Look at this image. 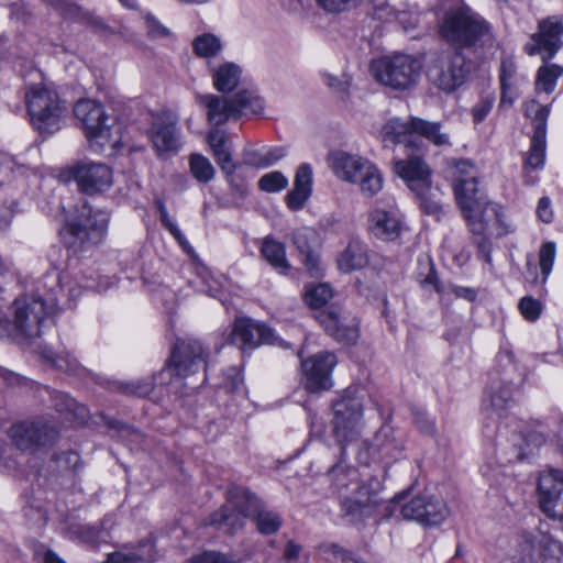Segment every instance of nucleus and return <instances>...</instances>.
Masks as SVG:
<instances>
[{
  "instance_id": "1",
  "label": "nucleus",
  "mask_w": 563,
  "mask_h": 563,
  "mask_svg": "<svg viewBox=\"0 0 563 563\" xmlns=\"http://www.w3.org/2000/svg\"><path fill=\"white\" fill-rule=\"evenodd\" d=\"M84 285L68 274L56 269L47 272L32 291L14 299L10 307L11 338L31 340L41 335L45 319L58 309L71 308L82 289L96 288L92 277L82 276Z\"/></svg>"
},
{
  "instance_id": "2",
  "label": "nucleus",
  "mask_w": 563,
  "mask_h": 563,
  "mask_svg": "<svg viewBox=\"0 0 563 563\" xmlns=\"http://www.w3.org/2000/svg\"><path fill=\"white\" fill-rule=\"evenodd\" d=\"M339 495L342 517L352 525L369 518L380 503L382 484L377 478L361 481L358 471L339 460L329 471Z\"/></svg>"
},
{
  "instance_id": "3",
  "label": "nucleus",
  "mask_w": 563,
  "mask_h": 563,
  "mask_svg": "<svg viewBox=\"0 0 563 563\" xmlns=\"http://www.w3.org/2000/svg\"><path fill=\"white\" fill-rule=\"evenodd\" d=\"M478 172L474 164L461 159L455 165L454 194L470 230L482 234L490 216L498 219L499 206L487 200L484 191L478 188Z\"/></svg>"
},
{
  "instance_id": "4",
  "label": "nucleus",
  "mask_w": 563,
  "mask_h": 563,
  "mask_svg": "<svg viewBox=\"0 0 563 563\" xmlns=\"http://www.w3.org/2000/svg\"><path fill=\"white\" fill-rule=\"evenodd\" d=\"M423 137L435 146H450V134L442 130V124L411 115L408 120L389 119L380 130L384 146L404 145L405 148L422 152L426 144L418 137Z\"/></svg>"
},
{
  "instance_id": "5",
  "label": "nucleus",
  "mask_w": 563,
  "mask_h": 563,
  "mask_svg": "<svg viewBox=\"0 0 563 563\" xmlns=\"http://www.w3.org/2000/svg\"><path fill=\"white\" fill-rule=\"evenodd\" d=\"M74 114L80 121L90 148L96 153L111 151L120 145L114 132L115 119L106 112L103 104L95 99H80L74 106Z\"/></svg>"
},
{
  "instance_id": "6",
  "label": "nucleus",
  "mask_w": 563,
  "mask_h": 563,
  "mask_svg": "<svg viewBox=\"0 0 563 563\" xmlns=\"http://www.w3.org/2000/svg\"><path fill=\"white\" fill-rule=\"evenodd\" d=\"M27 113L32 125L40 133H54L59 129L66 102L60 99L52 81L31 84L25 92Z\"/></svg>"
},
{
  "instance_id": "7",
  "label": "nucleus",
  "mask_w": 563,
  "mask_h": 563,
  "mask_svg": "<svg viewBox=\"0 0 563 563\" xmlns=\"http://www.w3.org/2000/svg\"><path fill=\"white\" fill-rule=\"evenodd\" d=\"M363 398L355 388H346L332 402V433L340 444V460H344L345 445L356 441L363 430Z\"/></svg>"
},
{
  "instance_id": "8",
  "label": "nucleus",
  "mask_w": 563,
  "mask_h": 563,
  "mask_svg": "<svg viewBox=\"0 0 563 563\" xmlns=\"http://www.w3.org/2000/svg\"><path fill=\"white\" fill-rule=\"evenodd\" d=\"M109 223V216L101 210H93L82 205L76 218L66 222L60 230L65 246L74 253L81 252L101 242Z\"/></svg>"
},
{
  "instance_id": "9",
  "label": "nucleus",
  "mask_w": 563,
  "mask_h": 563,
  "mask_svg": "<svg viewBox=\"0 0 563 563\" xmlns=\"http://www.w3.org/2000/svg\"><path fill=\"white\" fill-rule=\"evenodd\" d=\"M9 435L16 449L34 454L53 446L59 438V429L52 419L37 417L13 424Z\"/></svg>"
},
{
  "instance_id": "10",
  "label": "nucleus",
  "mask_w": 563,
  "mask_h": 563,
  "mask_svg": "<svg viewBox=\"0 0 563 563\" xmlns=\"http://www.w3.org/2000/svg\"><path fill=\"white\" fill-rule=\"evenodd\" d=\"M202 344L195 339L177 340L166 366L155 375L161 384L170 385L173 377L186 378L197 373L206 363Z\"/></svg>"
},
{
  "instance_id": "11",
  "label": "nucleus",
  "mask_w": 563,
  "mask_h": 563,
  "mask_svg": "<svg viewBox=\"0 0 563 563\" xmlns=\"http://www.w3.org/2000/svg\"><path fill=\"white\" fill-rule=\"evenodd\" d=\"M440 32L448 42L466 47L488 35L489 26L471 9L462 8L446 13Z\"/></svg>"
},
{
  "instance_id": "12",
  "label": "nucleus",
  "mask_w": 563,
  "mask_h": 563,
  "mask_svg": "<svg viewBox=\"0 0 563 563\" xmlns=\"http://www.w3.org/2000/svg\"><path fill=\"white\" fill-rule=\"evenodd\" d=\"M563 19L552 15L541 20L538 32L532 34L526 43L525 49L530 56L540 55L543 65L538 70H563L562 66L550 64V59L563 45Z\"/></svg>"
},
{
  "instance_id": "13",
  "label": "nucleus",
  "mask_w": 563,
  "mask_h": 563,
  "mask_svg": "<svg viewBox=\"0 0 563 563\" xmlns=\"http://www.w3.org/2000/svg\"><path fill=\"white\" fill-rule=\"evenodd\" d=\"M71 178L79 191L96 195L107 191L113 184V173L110 166L100 162L80 161L69 167Z\"/></svg>"
},
{
  "instance_id": "14",
  "label": "nucleus",
  "mask_w": 563,
  "mask_h": 563,
  "mask_svg": "<svg viewBox=\"0 0 563 563\" xmlns=\"http://www.w3.org/2000/svg\"><path fill=\"white\" fill-rule=\"evenodd\" d=\"M338 363L334 353L322 351L301 361L302 384L310 393L329 390L333 386L332 372Z\"/></svg>"
},
{
  "instance_id": "15",
  "label": "nucleus",
  "mask_w": 563,
  "mask_h": 563,
  "mask_svg": "<svg viewBox=\"0 0 563 563\" xmlns=\"http://www.w3.org/2000/svg\"><path fill=\"white\" fill-rule=\"evenodd\" d=\"M230 498L236 505L246 503L250 505L249 519H251L256 530L264 536L276 533L282 527V517L274 510L268 509L265 504L249 489L242 486L230 487Z\"/></svg>"
},
{
  "instance_id": "16",
  "label": "nucleus",
  "mask_w": 563,
  "mask_h": 563,
  "mask_svg": "<svg viewBox=\"0 0 563 563\" xmlns=\"http://www.w3.org/2000/svg\"><path fill=\"white\" fill-rule=\"evenodd\" d=\"M230 342L244 353L261 344H277L278 338H276L273 330L265 324L242 317L234 321L230 334Z\"/></svg>"
},
{
  "instance_id": "17",
  "label": "nucleus",
  "mask_w": 563,
  "mask_h": 563,
  "mask_svg": "<svg viewBox=\"0 0 563 563\" xmlns=\"http://www.w3.org/2000/svg\"><path fill=\"white\" fill-rule=\"evenodd\" d=\"M525 113L532 118L534 122L530 150L526 157V166L540 168L543 166L545 158L547 120L550 110L547 106H541L537 101L532 100L527 103Z\"/></svg>"
},
{
  "instance_id": "18",
  "label": "nucleus",
  "mask_w": 563,
  "mask_h": 563,
  "mask_svg": "<svg viewBox=\"0 0 563 563\" xmlns=\"http://www.w3.org/2000/svg\"><path fill=\"white\" fill-rule=\"evenodd\" d=\"M538 490L541 509L551 518L563 519V471L542 473Z\"/></svg>"
},
{
  "instance_id": "19",
  "label": "nucleus",
  "mask_w": 563,
  "mask_h": 563,
  "mask_svg": "<svg viewBox=\"0 0 563 563\" xmlns=\"http://www.w3.org/2000/svg\"><path fill=\"white\" fill-rule=\"evenodd\" d=\"M368 232L382 241H395L402 230V218L395 206H376L367 219Z\"/></svg>"
},
{
  "instance_id": "20",
  "label": "nucleus",
  "mask_w": 563,
  "mask_h": 563,
  "mask_svg": "<svg viewBox=\"0 0 563 563\" xmlns=\"http://www.w3.org/2000/svg\"><path fill=\"white\" fill-rule=\"evenodd\" d=\"M415 151L406 148L407 158L395 163V173L406 181L411 191L428 188L431 183V169Z\"/></svg>"
},
{
  "instance_id": "21",
  "label": "nucleus",
  "mask_w": 563,
  "mask_h": 563,
  "mask_svg": "<svg viewBox=\"0 0 563 563\" xmlns=\"http://www.w3.org/2000/svg\"><path fill=\"white\" fill-rule=\"evenodd\" d=\"M176 123V120L166 113H159L153 117L152 124L147 133L158 154L177 152L180 148Z\"/></svg>"
},
{
  "instance_id": "22",
  "label": "nucleus",
  "mask_w": 563,
  "mask_h": 563,
  "mask_svg": "<svg viewBox=\"0 0 563 563\" xmlns=\"http://www.w3.org/2000/svg\"><path fill=\"white\" fill-rule=\"evenodd\" d=\"M316 319L324 330L338 342L355 343L358 338V328L354 318L343 316L339 310H321Z\"/></svg>"
},
{
  "instance_id": "23",
  "label": "nucleus",
  "mask_w": 563,
  "mask_h": 563,
  "mask_svg": "<svg viewBox=\"0 0 563 563\" xmlns=\"http://www.w3.org/2000/svg\"><path fill=\"white\" fill-rule=\"evenodd\" d=\"M250 505L241 503L236 505L230 498V489L227 493V504L212 512L209 517V525L217 529L233 534L242 529L245 520L249 519Z\"/></svg>"
},
{
  "instance_id": "24",
  "label": "nucleus",
  "mask_w": 563,
  "mask_h": 563,
  "mask_svg": "<svg viewBox=\"0 0 563 563\" xmlns=\"http://www.w3.org/2000/svg\"><path fill=\"white\" fill-rule=\"evenodd\" d=\"M372 162L358 155H352L345 152L333 153L330 157L331 168L334 175L347 183L357 181L362 173Z\"/></svg>"
},
{
  "instance_id": "25",
  "label": "nucleus",
  "mask_w": 563,
  "mask_h": 563,
  "mask_svg": "<svg viewBox=\"0 0 563 563\" xmlns=\"http://www.w3.org/2000/svg\"><path fill=\"white\" fill-rule=\"evenodd\" d=\"M197 101L203 106L210 124L221 125L231 118H238L233 98L228 100L216 95H198Z\"/></svg>"
},
{
  "instance_id": "26",
  "label": "nucleus",
  "mask_w": 563,
  "mask_h": 563,
  "mask_svg": "<svg viewBox=\"0 0 563 563\" xmlns=\"http://www.w3.org/2000/svg\"><path fill=\"white\" fill-rule=\"evenodd\" d=\"M155 560L154 544L144 539L136 545L124 544L120 550L108 554L103 563H150Z\"/></svg>"
},
{
  "instance_id": "27",
  "label": "nucleus",
  "mask_w": 563,
  "mask_h": 563,
  "mask_svg": "<svg viewBox=\"0 0 563 563\" xmlns=\"http://www.w3.org/2000/svg\"><path fill=\"white\" fill-rule=\"evenodd\" d=\"M312 168L309 164H301L295 176L294 188L286 196V203L291 210L303 207L311 195Z\"/></svg>"
},
{
  "instance_id": "28",
  "label": "nucleus",
  "mask_w": 563,
  "mask_h": 563,
  "mask_svg": "<svg viewBox=\"0 0 563 563\" xmlns=\"http://www.w3.org/2000/svg\"><path fill=\"white\" fill-rule=\"evenodd\" d=\"M539 534L540 533H523L512 545L509 556L515 563H539Z\"/></svg>"
},
{
  "instance_id": "29",
  "label": "nucleus",
  "mask_w": 563,
  "mask_h": 563,
  "mask_svg": "<svg viewBox=\"0 0 563 563\" xmlns=\"http://www.w3.org/2000/svg\"><path fill=\"white\" fill-rule=\"evenodd\" d=\"M207 140L222 172L228 175L233 174L235 166L232 162L225 133L221 130L213 129L208 133Z\"/></svg>"
},
{
  "instance_id": "30",
  "label": "nucleus",
  "mask_w": 563,
  "mask_h": 563,
  "mask_svg": "<svg viewBox=\"0 0 563 563\" xmlns=\"http://www.w3.org/2000/svg\"><path fill=\"white\" fill-rule=\"evenodd\" d=\"M422 67L420 58L410 55L395 53L374 58L371 62L369 70H419Z\"/></svg>"
},
{
  "instance_id": "31",
  "label": "nucleus",
  "mask_w": 563,
  "mask_h": 563,
  "mask_svg": "<svg viewBox=\"0 0 563 563\" xmlns=\"http://www.w3.org/2000/svg\"><path fill=\"white\" fill-rule=\"evenodd\" d=\"M366 249L358 240H351L345 250L338 257V267L341 272L350 273L367 264Z\"/></svg>"
},
{
  "instance_id": "32",
  "label": "nucleus",
  "mask_w": 563,
  "mask_h": 563,
  "mask_svg": "<svg viewBox=\"0 0 563 563\" xmlns=\"http://www.w3.org/2000/svg\"><path fill=\"white\" fill-rule=\"evenodd\" d=\"M312 232L308 229L297 230L292 235V242L299 253L302 255V263L311 276L316 277L320 274L319 257L311 251L310 238Z\"/></svg>"
},
{
  "instance_id": "33",
  "label": "nucleus",
  "mask_w": 563,
  "mask_h": 563,
  "mask_svg": "<svg viewBox=\"0 0 563 563\" xmlns=\"http://www.w3.org/2000/svg\"><path fill=\"white\" fill-rule=\"evenodd\" d=\"M487 399L484 400V408L499 412L512 402L514 386L509 383H492L487 388Z\"/></svg>"
},
{
  "instance_id": "34",
  "label": "nucleus",
  "mask_w": 563,
  "mask_h": 563,
  "mask_svg": "<svg viewBox=\"0 0 563 563\" xmlns=\"http://www.w3.org/2000/svg\"><path fill=\"white\" fill-rule=\"evenodd\" d=\"M261 253L269 265L280 274H286L289 271L290 264L286 258V250L283 243L266 238L262 243Z\"/></svg>"
},
{
  "instance_id": "35",
  "label": "nucleus",
  "mask_w": 563,
  "mask_h": 563,
  "mask_svg": "<svg viewBox=\"0 0 563 563\" xmlns=\"http://www.w3.org/2000/svg\"><path fill=\"white\" fill-rule=\"evenodd\" d=\"M373 78L390 91L407 90L418 82L420 73H371Z\"/></svg>"
},
{
  "instance_id": "36",
  "label": "nucleus",
  "mask_w": 563,
  "mask_h": 563,
  "mask_svg": "<svg viewBox=\"0 0 563 563\" xmlns=\"http://www.w3.org/2000/svg\"><path fill=\"white\" fill-rule=\"evenodd\" d=\"M419 200L420 208L427 214L435 217L437 220L441 219L443 214V206L441 203L442 192L438 187H433L431 183L428 188L417 189L413 191Z\"/></svg>"
},
{
  "instance_id": "37",
  "label": "nucleus",
  "mask_w": 563,
  "mask_h": 563,
  "mask_svg": "<svg viewBox=\"0 0 563 563\" xmlns=\"http://www.w3.org/2000/svg\"><path fill=\"white\" fill-rule=\"evenodd\" d=\"M236 115L261 114L265 104L263 99L254 90H241L233 97Z\"/></svg>"
},
{
  "instance_id": "38",
  "label": "nucleus",
  "mask_w": 563,
  "mask_h": 563,
  "mask_svg": "<svg viewBox=\"0 0 563 563\" xmlns=\"http://www.w3.org/2000/svg\"><path fill=\"white\" fill-rule=\"evenodd\" d=\"M516 441L517 442L514 443V446L509 451L505 452V462L512 463L523 460L531 453L529 448H537L541 445L545 441V438L543 434L531 433L526 439L517 437Z\"/></svg>"
},
{
  "instance_id": "39",
  "label": "nucleus",
  "mask_w": 563,
  "mask_h": 563,
  "mask_svg": "<svg viewBox=\"0 0 563 563\" xmlns=\"http://www.w3.org/2000/svg\"><path fill=\"white\" fill-rule=\"evenodd\" d=\"M355 184L360 186L364 196L373 197L383 188L382 173L375 164L371 163Z\"/></svg>"
},
{
  "instance_id": "40",
  "label": "nucleus",
  "mask_w": 563,
  "mask_h": 563,
  "mask_svg": "<svg viewBox=\"0 0 563 563\" xmlns=\"http://www.w3.org/2000/svg\"><path fill=\"white\" fill-rule=\"evenodd\" d=\"M423 508L421 525L424 526L440 525L449 516V508L446 504L433 495L430 496L426 507Z\"/></svg>"
},
{
  "instance_id": "41",
  "label": "nucleus",
  "mask_w": 563,
  "mask_h": 563,
  "mask_svg": "<svg viewBox=\"0 0 563 563\" xmlns=\"http://www.w3.org/2000/svg\"><path fill=\"white\" fill-rule=\"evenodd\" d=\"M428 80L437 89L452 92L465 82V73H427Z\"/></svg>"
},
{
  "instance_id": "42",
  "label": "nucleus",
  "mask_w": 563,
  "mask_h": 563,
  "mask_svg": "<svg viewBox=\"0 0 563 563\" xmlns=\"http://www.w3.org/2000/svg\"><path fill=\"white\" fill-rule=\"evenodd\" d=\"M539 563H559L563 556L562 543L547 534H539Z\"/></svg>"
},
{
  "instance_id": "43",
  "label": "nucleus",
  "mask_w": 563,
  "mask_h": 563,
  "mask_svg": "<svg viewBox=\"0 0 563 563\" xmlns=\"http://www.w3.org/2000/svg\"><path fill=\"white\" fill-rule=\"evenodd\" d=\"M192 47L197 56L209 58L216 56L221 51L222 44L214 34L203 33L194 38Z\"/></svg>"
},
{
  "instance_id": "44",
  "label": "nucleus",
  "mask_w": 563,
  "mask_h": 563,
  "mask_svg": "<svg viewBox=\"0 0 563 563\" xmlns=\"http://www.w3.org/2000/svg\"><path fill=\"white\" fill-rule=\"evenodd\" d=\"M189 166L190 173L199 183L207 184L214 177V167L203 155L191 154L189 157Z\"/></svg>"
},
{
  "instance_id": "45",
  "label": "nucleus",
  "mask_w": 563,
  "mask_h": 563,
  "mask_svg": "<svg viewBox=\"0 0 563 563\" xmlns=\"http://www.w3.org/2000/svg\"><path fill=\"white\" fill-rule=\"evenodd\" d=\"M54 407L57 412L71 416L75 419H84L86 417V408L79 406L74 398L64 393L55 394Z\"/></svg>"
},
{
  "instance_id": "46",
  "label": "nucleus",
  "mask_w": 563,
  "mask_h": 563,
  "mask_svg": "<svg viewBox=\"0 0 563 563\" xmlns=\"http://www.w3.org/2000/svg\"><path fill=\"white\" fill-rule=\"evenodd\" d=\"M430 496V494L423 493L404 503L400 508L402 518L421 523L423 507H426Z\"/></svg>"
},
{
  "instance_id": "47",
  "label": "nucleus",
  "mask_w": 563,
  "mask_h": 563,
  "mask_svg": "<svg viewBox=\"0 0 563 563\" xmlns=\"http://www.w3.org/2000/svg\"><path fill=\"white\" fill-rule=\"evenodd\" d=\"M332 298V290L327 284H318L307 287L305 292V301L313 309H319Z\"/></svg>"
},
{
  "instance_id": "48",
  "label": "nucleus",
  "mask_w": 563,
  "mask_h": 563,
  "mask_svg": "<svg viewBox=\"0 0 563 563\" xmlns=\"http://www.w3.org/2000/svg\"><path fill=\"white\" fill-rule=\"evenodd\" d=\"M288 178L278 170L263 175L258 180V188L265 192H278L287 188Z\"/></svg>"
},
{
  "instance_id": "49",
  "label": "nucleus",
  "mask_w": 563,
  "mask_h": 563,
  "mask_svg": "<svg viewBox=\"0 0 563 563\" xmlns=\"http://www.w3.org/2000/svg\"><path fill=\"white\" fill-rule=\"evenodd\" d=\"M155 385H162L159 380L155 379V375L152 378H143L132 383L121 384L120 388L126 395L146 397L148 396Z\"/></svg>"
},
{
  "instance_id": "50",
  "label": "nucleus",
  "mask_w": 563,
  "mask_h": 563,
  "mask_svg": "<svg viewBox=\"0 0 563 563\" xmlns=\"http://www.w3.org/2000/svg\"><path fill=\"white\" fill-rule=\"evenodd\" d=\"M43 357L59 371L75 373L78 369L77 361L68 353L55 355L52 351H44Z\"/></svg>"
},
{
  "instance_id": "51",
  "label": "nucleus",
  "mask_w": 563,
  "mask_h": 563,
  "mask_svg": "<svg viewBox=\"0 0 563 563\" xmlns=\"http://www.w3.org/2000/svg\"><path fill=\"white\" fill-rule=\"evenodd\" d=\"M417 278L424 288H434L438 292L440 291L437 273L430 260L420 263Z\"/></svg>"
},
{
  "instance_id": "52",
  "label": "nucleus",
  "mask_w": 563,
  "mask_h": 563,
  "mask_svg": "<svg viewBox=\"0 0 563 563\" xmlns=\"http://www.w3.org/2000/svg\"><path fill=\"white\" fill-rule=\"evenodd\" d=\"M159 220L162 224L169 231V233L175 238V240L178 242V244L181 246V249L188 253L191 254L194 252L191 245L185 238V235L181 233L177 224L169 218V214L167 211L162 212L159 214Z\"/></svg>"
},
{
  "instance_id": "53",
  "label": "nucleus",
  "mask_w": 563,
  "mask_h": 563,
  "mask_svg": "<svg viewBox=\"0 0 563 563\" xmlns=\"http://www.w3.org/2000/svg\"><path fill=\"white\" fill-rule=\"evenodd\" d=\"M213 85L221 92H230L239 86V73H214Z\"/></svg>"
},
{
  "instance_id": "54",
  "label": "nucleus",
  "mask_w": 563,
  "mask_h": 563,
  "mask_svg": "<svg viewBox=\"0 0 563 563\" xmlns=\"http://www.w3.org/2000/svg\"><path fill=\"white\" fill-rule=\"evenodd\" d=\"M555 258V244L553 242L544 243L540 249L539 254V264L541 268V273L547 278L553 267Z\"/></svg>"
},
{
  "instance_id": "55",
  "label": "nucleus",
  "mask_w": 563,
  "mask_h": 563,
  "mask_svg": "<svg viewBox=\"0 0 563 563\" xmlns=\"http://www.w3.org/2000/svg\"><path fill=\"white\" fill-rule=\"evenodd\" d=\"M323 81L333 91L345 92L350 87L351 77L347 73H327L323 76Z\"/></svg>"
},
{
  "instance_id": "56",
  "label": "nucleus",
  "mask_w": 563,
  "mask_h": 563,
  "mask_svg": "<svg viewBox=\"0 0 563 563\" xmlns=\"http://www.w3.org/2000/svg\"><path fill=\"white\" fill-rule=\"evenodd\" d=\"M512 75L514 73H501L500 75V87L501 98L500 106H511L514 100L517 98V92L512 89Z\"/></svg>"
},
{
  "instance_id": "57",
  "label": "nucleus",
  "mask_w": 563,
  "mask_h": 563,
  "mask_svg": "<svg viewBox=\"0 0 563 563\" xmlns=\"http://www.w3.org/2000/svg\"><path fill=\"white\" fill-rule=\"evenodd\" d=\"M521 314L529 321H534L541 313V303L537 299L525 297L519 301Z\"/></svg>"
},
{
  "instance_id": "58",
  "label": "nucleus",
  "mask_w": 563,
  "mask_h": 563,
  "mask_svg": "<svg viewBox=\"0 0 563 563\" xmlns=\"http://www.w3.org/2000/svg\"><path fill=\"white\" fill-rule=\"evenodd\" d=\"M319 5L328 12L339 13L357 5L361 0H317Z\"/></svg>"
},
{
  "instance_id": "59",
  "label": "nucleus",
  "mask_w": 563,
  "mask_h": 563,
  "mask_svg": "<svg viewBox=\"0 0 563 563\" xmlns=\"http://www.w3.org/2000/svg\"><path fill=\"white\" fill-rule=\"evenodd\" d=\"M82 21L86 23L87 26L92 29L95 32L101 33V34H112L114 31L112 27H110L101 16L92 13V12H85L82 13Z\"/></svg>"
},
{
  "instance_id": "60",
  "label": "nucleus",
  "mask_w": 563,
  "mask_h": 563,
  "mask_svg": "<svg viewBox=\"0 0 563 563\" xmlns=\"http://www.w3.org/2000/svg\"><path fill=\"white\" fill-rule=\"evenodd\" d=\"M560 73H538L536 90L538 92L551 93L556 85Z\"/></svg>"
},
{
  "instance_id": "61",
  "label": "nucleus",
  "mask_w": 563,
  "mask_h": 563,
  "mask_svg": "<svg viewBox=\"0 0 563 563\" xmlns=\"http://www.w3.org/2000/svg\"><path fill=\"white\" fill-rule=\"evenodd\" d=\"M147 35L152 38H162L169 35V30L165 27L153 14L145 16Z\"/></svg>"
},
{
  "instance_id": "62",
  "label": "nucleus",
  "mask_w": 563,
  "mask_h": 563,
  "mask_svg": "<svg viewBox=\"0 0 563 563\" xmlns=\"http://www.w3.org/2000/svg\"><path fill=\"white\" fill-rule=\"evenodd\" d=\"M15 165L16 164L11 155L5 152H0V185L10 179Z\"/></svg>"
},
{
  "instance_id": "63",
  "label": "nucleus",
  "mask_w": 563,
  "mask_h": 563,
  "mask_svg": "<svg viewBox=\"0 0 563 563\" xmlns=\"http://www.w3.org/2000/svg\"><path fill=\"white\" fill-rule=\"evenodd\" d=\"M243 384V377L241 372L232 367L225 373L223 386L228 391H236Z\"/></svg>"
},
{
  "instance_id": "64",
  "label": "nucleus",
  "mask_w": 563,
  "mask_h": 563,
  "mask_svg": "<svg viewBox=\"0 0 563 563\" xmlns=\"http://www.w3.org/2000/svg\"><path fill=\"white\" fill-rule=\"evenodd\" d=\"M186 563H230V561L225 555L210 551L197 555L191 560H188Z\"/></svg>"
}]
</instances>
